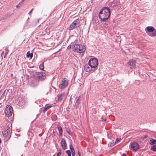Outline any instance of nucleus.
Returning a JSON list of instances; mask_svg holds the SVG:
<instances>
[{"mask_svg": "<svg viewBox=\"0 0 156 156\" xmlns=\"http://www.w3.org/2000/svg\"><path fill=\"white\" fill-rule=\"evenodd\" d=\"M110 15V10L108 7L103 8L99 13V18L103 21L107 20Z\"/></svg>", "mask_w": 156, "mask_h": 156, "instance_id": "obj_1", "label": "nucleus"}, {"mask_svg": "<svg viewBox=\"0 0 156 156\" xmlns=\"http://www.w3.org/2000/svg\"><path fill=\"white\" fill-rule=\"evenodd\" d=\"M72 46L73 45V50L75 52L82 53L83 55L84 52L86 50L85 46L82 44H74V42L71 43Z\"/></svg>", "mask_w": 156, "mask_h": 156, "instance_id": "obj_2", "label": "nucleus"}, {"mask_svg": "<svg viewBox=\"0 0 156 156\" xmlns=\"http://www.w3.org/2000/svg\"><path fill=\"white\" fill-rule=\"evenodd\" d=\"M147 34L150 37L156 36V29L152 26H148L145 28Z\"/></svg>", "mask_w": 156, "mask_h": 156, "instance_id": "obj_3", "label": "nucleus"}, {"mask_svg": "<svg viewBox=\"0 0 156 156\" xmlns=\"http://www.w3.org/2000/svg\"><path fill=\"white\" fill-rule=\"evenodd\" d=\"M88 63L92 67L95 69L98 66V61L96 58H92L89 60Z\"/></svg>", "mask_w": 156, "mask_h": 156, "instance_id": "obj_4", "label": "nucleus"}, {"mask_svg": "<svg viewBox=\"0 0 156 156\" xmlns=\"http://www.w3.org/2000/svg\"><path fill=\"white\" fill-rule=\"evenodd\" d=\"M12 112L13 109L12 107L8 106L6 107L5 110V113L7 117H9L11 116Z\"/></svg>", "mask_w": 156, "mask_h": 156, "instance_id": "obj_5", "label": "nucleus"}, {"mask_svg": "<svg viewBox=\"0 0 156 156\" xmlns=\"http://www.w3.org/2000/svg\"><path fill=\"white\" fill-rule=\"evenodd\" d=\"M10 128L9 127L7 126L4 133L2 132L3 136L5 137H9L11 135Z\"/></svg>", "mask_w": 156, "mask_h": 156, "instance_id": "obj_6", "label": "nucleus"}, {"mask_svg": "<svg viewBox=\"0 0 156 156\" xmlns=\"http://www.w3.org/2000/svg\"><path fill=\"white\" fill-rule=\"evenodd\" d=\"M94 69V68L92 67L89 63L88 64H85L84 66V69L86 72H89L92 71V72H93L95 70V69Z\"/></svg>", "mask_w": 156, "mask_h": 156, "instance_id": "obj_7", "label": "nucleus"}, {"mask_svg": "<svg viewBox=\"0 0 156 156\" xmlns=\"http://www.w3.org/2000/svg\"><path fill=\"white\" fill-rule=\"evenodd\" d=\"M129 147L130 149L136 151V142H134L130 144Z\"/></svg>", "mask_w": 156, "mask_h": 156, "instance_id": "obj_8", "label": "nucleus"}, {"mask_svg": "<svg viewBox=\"0 0 156 156\" xmlns=\"http://www.w3.org/2000/svg\"><path fill=\"white\" fill-rule=\"evenodd\" d=\"M61 144L63 149L65 150L66 149L67 145L66 144V140L62 138V139L61 142Z\"/></svg>", "mask_w": 156, "mask_h": 156, "instance_id": "obj_9", "label": "nucleus"}, {"mask_svg": "<svg viewBox=\"0 0 156 156\" xmlns=\"http://www.w3.org/2000/svg\"><path fill=\"white\" fill-rule=\"evenodd\" d=\"M40 72H35L33 74V78L36 79H40Z\"/></svg>", "mask_w": 156, "mask_h": 156, "instance_id": "obj_10", "label": "nucleus"}, {"mask_svg": "<svg viewBox=\"0 0 156 156\" xmlns=\"http://www.w3.org/2000/svg\"><path fill=\"white\" fill-rule=\"evenodd\" d=\"M19 104L20 106H23L25 104V100L24 98L19 99Z\"/></svg>", "mask_w": 156, "mask_h": 156, "instance_id": "obj_11", "label": "nucleus"}, {"mask_svg": "<svg viewBox=\"0 0 156 156\" xmlns=\"http://www.w3.org/2000/svg\"><path fill=\"white\" fill-rule=\"evenodd\" d=\"M136 62L135 61H132L129 62L128 64L130 66L131 68H134L136 66Z\"/></svg>", "mask_w": 156, "mask_h": 156, "instance_id": "obj_12", "label": "nucleus"}, {"mask_svg": "<svg viewBox=\"0 0 156 156\" xmlns=\"http://www.w3.org/2000/svg\"><path fill=\"white\" fill-rule=\"evenodd\" d=\"M80 20L79 19H76L73 23L75 26L77 28L78 27L80 26Z\"/></svg>", "mask_w": 156, "mask_h": 156, "instance_id": "obj_13", "label": "nucleus"}, {"mask_svg": "<svg viewBox=\"0 0 156 156\" xmlns=\"http://www.w3.org/2000/svg\"><path fill=\"white\" fill-rule=\"evenodd\" d=\"M62 83L66 87L68 84V80L65 78H64L62 80Z\"/></svg>", "mask_w": 156, "mask_h": 156, "instance_id": "obj_14", "label": "nucleus"}, {"mask_svg": "<svg viewBox=\"0 0 156 156\" xmlns=\"http://www.w3.org/2000/svg\"><path fill=\"white\" fill-rule=\"evenodd\" d=\"M40 79L41 80H44L46 78V74L45 73L40 72Z\"/></svg>", "mask_w": 156, "mask_h": 156, "instance_id": "obj_15", "label": "nucleus"}, {"mask_svg": "<svg viewBox=\"0 0 156 156\" xmlns=\"http://www.w3.org/2000/svg\"><path fill=\"white\" fill-rule=\"evenodd\" d=\"M5 91L6 90L4 91V92L2 94L0 98V100H2L4 101L5 100L6 97Z\"/></svg>", "mask_w": 156, "mask_h": 156, "instance_id": "obj_16", "label": "nucleus"}, {"mask_svg": "<svg viewBox=\"0 0 156 156\" xmlns=\"http://www.w3.org/2000/svg\"><path fill=\"white\" fill-rule=\"evenodd\" d=\"M64 93H61L58 96V99L59 101H60L64 98Z\"/></svg>", "mask_w": 156, "mask_h": 156, "instance_id": "obj_17", "label": "nucleus"}, {"mask_svg": "<svg viewBox=\"0 0 156 156\" xmlns=\"http://www.w3.org/2000/svg\"><path fill=\"white\" fill-rule=\"evenodd\" d=\"M52 107L51 105H48V106H45V107L44 108L43 110V112L44 113H45L46 111L48 110V109H49Z\"/></svg>", "mask_w": 156, "mask_h": 156, "instance_id": "obj_18", "label": "nucleus"}, {"mask_svg": "<svg viewBox=\"0 0 156 156\" xmlns=\"http://www.w3.org/2000/svg\"><path fill=\"white\" fill-rule=\"evenodd\" d=\"M76 28L72 23L70 25L69 27L68 28V29L69 30H72L74 29L75 28Z\"/></svg>", "mask_w": 156, "mask_h": 156, "instance_id": "obj_19", "label": "nucleus"}, {"mask_svg": "<svg viewBox=\"0 0 156 156\" xmlns=\"http://www.w3.org/2000/svg\"><path fill=\"white\" fill-rule=\"evenodd\" d=\"M33 56V53H30V51H28L27 53V58H31Z\"/></svg>", "mask_w": 156, "mask_h": 156, "instance_id": "obj_20", "label": "nucleus"}, {"mask_svg": "<svg viewBox=\"0 0 156 156\" xmlns=\"http://www.w3.org/2000/svg\"><path fill=\"white\" fill-rule=\"evenodd\" d=\"M58 129L59 130V133L60 135V136L62 135V127L61 126H59L58 127Z\"/></svg>", "mask_w": 156, "mask_h": 156, "instance_id": "obj_21", "label": "nucleus"}, {"mask_svg": "<svg viewBox=\"0 0 156 156\" xmlns=\"http://www.w3.org/2000/svg\"><path fill=\"white\" fill-rule=\"evenodd\" d=\"M150 143L151 145L154 144H156V140L152 139L150 141Z\"/></svg>", "mask_w": 156, "mask_h": 156, "instance_id": "obj_22", "label": "nucleus"}, {"mask_svg": "<svg viewBox=\"0 0 156 156\" xmlns=\"http://www.w3.org/2000/svg\"><path fill=\"white\" fill-rule=\"evenodd\" d=\"M57 119V116L55 115H53L51 116V119L52 120L55 121Z\"/></svg>", "mask_w": 156, "mask_h": 156, "instance_id": "obj_23", "label": "nucleus"}, {"mask_svg": "<svg viewBox=\"0 0 156 156\" xmlns=\"http://www.w3.org/2000/svg\"><path fill=\"white\" fill-rule=\"evenodd\" d=\"M39 68L41 70H43L44 68V63H42L39 66Z\"/></svg>", "mask_w": 156, "mask_h": 156, "instance_id": "obj_24", "label": "nucleus"}, {"mask_svg": "<svg viewBox=\"0 0 156 156\" xmlns=\"http://www.w3.org/2000/svg\"><path fill=\"white\" fill-rule=\"evenodd\" d=\"M66 87L62 83L59 85V87L60 89H63L65 88Z\"/></svg>", "mask_w": 156, "mask_h": 156, "instance_id": "obj_25", "label": "nucleus"}, {"mask_svg": "<svg viewBox=\"0 0 156 156\" xmlns=\"http://www.w3.org/2000/svg\"><path fill=\"white\" fill-rule=\"evenodd\" d=\"M80 99L79 98L77 100L76 102V105H78L80 103Z\"/></svg>", "mask_w": 156, "mask_h": 156, "instance_id": "obj_26", "label": "nucleus"}, {"mask_svg": "<svg viewBox=\"0 0 156 156\" xmlns=\"http://www.w3.org/2000/svg\"><path fill=\"white\" fill-rule=\"evenodd\" d=\"M151 149L154 151H156V144L152 146Z\"/></svg>", "mask_w": 156, "mask_h": 156, "instance_id": "obj_27", "label": "nucleus"}, {"mask_svg": "<svg viewBox=\"0 0 156 156\" xmlns=\"http://www.w3.org/2000/svg\"><path fill=\"white\" fill-rule=\"evenodd\" d=\"M66 152V153L68 154V156H71V153L69 150H67Z\"/></svg>", "mask_w": 156, "mask_h": 156, "instance_id": "obj_28", "label": "nucleus"}, {"mask_svg": "<svg viewBox=\"0 0 156 156\" xmlns=\"http://www.w3.org/2000/svg\"><path fill=\"white\" fill-rule=\"evenodd\" d=\"M67 132L69 135H70L71 136L72 135V133L71 132V131L70 130H67Z\"/></svg>", "mask_w": 156, "mask_h": 156, "instance_id": "obj_29", "label": "nucleus"}, {"mask_svg": "<svg viewBox=\"0 0 156 156\" xmlns=\"http://www.w3.org/2000/svg\"><path fill=\"white\" fill-rule=\"evenodd\" d=\"M73 47V45L72 46V45H71V44H70L69 45L68 47H67V49L68 50H70V49L71 48V47Z\"/></svg>", "mask_w": 156, "mask_h": 156, "instance_id": "obj_30", "label": "nucleus"}, {"mask_svg": "<svg viewBox=\"0 0 156 156\" xmlns=\"http://www.w3.org/2000/svg\"><path fill=\"white\" fill-rule=\"evenodd\" d=\"M69 148L71 150H72V149H74L73 145L71 144H70L69 145Z\"/></svg>", "mask_w": 156, "mask_h": 156, "instance_id": "obj_31", "label": "nucleus"}, {"mask_svg": "<svg viewBox=\"0 0 156 156\" xmlns=\"http://www.w3.org/2000/svg\"><path fill=\"white\" fill-rule=\"evenodd\" d=\"M120 140V139H119V138H117L115 140V144H115L116 143V142H119V141Z\"/></svg>", "mask_w": 156, "mask_h": 156, "instance_id": "obj_32", "label": "nucleus"}, {"mask_svg": "<svg viewBox=\"0 0 156 156\" xmlns=\"http://www.w3.org/2000/svg\"><path fill=\"white\" fill-rule=\"evenodd\" d=\"M61 152H58L57 154V156H60L61 154Z\"/></svg>", "mask_w": 156, "mask_h": 156, "instance_id": "obj_33", "label": "nucleus"}, {"mask_svg": "<svg viewBox=\"0 0 156 156\" xmlns=\"http://www.w3.org/2000/svg\"><path fill=\"white\" fill-rule=\"evenodd\" d=\"M77 154L79 156H81V153L80 151H79L78 152Z\"/></svg>", "mask_w": 156, "mask_h": 156, "instance_id": "obj_34", "label": "nucleus"}, {"mask_svg": "<svg viewBox=\"0 0 156 156\" xmlns=\"http://www.w3.org/2000/svg\"><path fill=\"white\" fill-rule=\"evenodd\" d=\"M33 10V9H32L31 10V11L29 12V13H28V14H29V15H31V13L32 12V11Z\"/></svg>", "mask_w": 156, "mask_h": 156, "instance_id": "obj_35", "label": "nucleus"}, {"mask_svg": "<svg viewBox=\"0 0 156 156\" xmlns=\"http://www.w3.org/2000/svg\"><path fill=\"white\" fill-rule=\"evenodd\" d=\"M71 150V151L72 153H73V152L74 153H75V150H74V149H72V150Z\"/></svg>", "mask_w": 156, "mask_h": 156, "instance_id": "obj_36", "label": "nucleus"}, {"mask_svg": "<svg viewBox=\"0 0 156 156\" xmlns=\"http://www.w3.org/2000/svg\"><path fill=\"white\" fill-rule=\"evenodd\" d=\"M72 154V156H75V153H74L73 152Z\"/></svg>", "mask_w": 156, "mask_h": 156, "instance_id": "obj_37", "label": "nucleus"}, {"mask_svg": "<svg viewBox=\"0 0 156 156\" xmlns=\"http://www.w3.org/2000/svg\"><path fill=\"white\" fill-rule=\"evenodd\" d=\"M122 156H126V154L125 153H123Z\"/></svg>", "mask_w": 156, "mask_h": 156, "instance_id": "obj_38", "label": "nucleus"}, {"mask_svg": "<svg viewBox=\"0 0 156 156\" xmlns=\"http://www.w3.org/2000/svg\"><path fill=\"white\" fill-rule=\"evenodd\" d=\"M114 144H112V145H111V144H110V145H109V144H108V145L109 146H110V147H112V146H113V145H114Z\"/></svg>", "mask_w": 156, "mask_h": 156, "instance_id": "obj_39", "label": "nucleus"}, {"mask_svg": "<svg viewBox=\"0 0 156 156\" xmlns=\"http://www.w3.org/2000/svg\"><path fill=\"white\" fill-rule=\"evenodd\" d=\"M137 149L138 148V147H139V145L137 143Z\"/></svg>", "mask_w": 156, "mask_h": 156, "instance_id": "obj_40", "label": "nucleus"}, {"mask_svg": "<svg viewBox=\"0 0 156 156\" xmlns=\"http://www.w3.org/2000/svg\"><path fill=\"white\" fill-rule=\"evenodd\" d=\"M16 7L17 8L19 6V5H16Z\"/></svg>", "mask_w": 156, "mask_h": 156, "instance_id": "obj_41", "label": "nucleus"}, {"mask_svg": "<svg viewBox=\"0 0 156 156\" xmlns=\"http://www.w3.org/2000/svg\"><path fill=\"white\" fill-rule=\"evenodd\" d=\"M11 75V76H13V74H12Z\"/></svg>", "mask_w": 156, "mask_h": 156, "instance_id": "obj_42", "label": "nucleus"}, {"mask_svg": "<svg viewBox=\"0 0 156 156\" xmlns=\"http://www.w3.org/2000/svg\"><path fill=\"white\" fill-rule=\"evenodd\" d=\"M53 135H54V136H55V135L54 134V133H53Z\"/></svg>", "mask_w": 156, "mask_h": 156, "instance_id": "obj_43", "label": "nucleus"}, {"mask_svg": "<svg viewBox=\"0 0 156 156\" xmlns=\"http://www.w3.org/2000/svg\"><path fill=\"white\" fill-rule=\"evenodd\" d=\"M53 135H54V136H55V135L54 134V133H53Z\"/></svg>", "mask_w": 156, "mask_h": 156, "instance_id": "obj_44", "label": "nucleus"}, {"mask_svg": "<svg viewBox=\"0 0 156 156\" xmlns=\"http://www.w3.org/2000/svg\"><path fill=\"white\" fill-rule=\"evenodd\" d=\"M22 0V2H23V0Z\"/></svg>", "mask_w": 156, "mask_h": 156, "instance_id": "obj_45", "label": "nucleus"}, {"mask_svg": "<svg viewBox=\"0 0 156 156\" xmlns=\"http://www.w3.org/2000/svg\"><path fill=\"white\" fill-rule=\"evenodd\" d=\"M24 1V0H23V1Z\"/></svg>", "mask_w": 156, "mask_h": 156, "instance_id": "obj_46", "label": "nucleus"}]
</instances>
